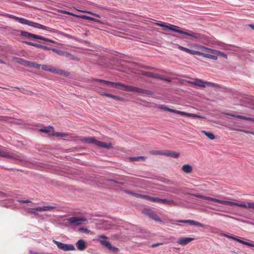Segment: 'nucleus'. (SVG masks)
Returning <instances> with one entry per match:
<instances>
[{
    "label": "nucleus",
    "mask_w": 254,
    "mask_h": 254,
    "mask_svg": "<svg viewBox=\"0 0 254 254\" xmlns=\"http://www.w3.org/2000/svg\"><path fill=\"white\" fill-rule=\"evenodd\" d=\"M189 54H190L191 55H197V56H201L203 57L206 58H211V56H208V54L202 53V52H199V51L192 50H190Z\"/></svg>",
    "instance_id": "nucleus-24"
},
{
    "label": "nucleus",
    "mask_w": 254,
    "mask_h": 254,
    "mask_svg": "<svg viewBox=\"0 0 254 254\" xmlns=\"http://www.w3.org/2000/svg\"><path fill=\"white\" fill-rule=\"evenodd\" d=\"M18 201L21 203H30L31 202V201L28 199L26 200H18Z\"/></svg>",
    "instance_id": "nucleus-53"
},
{
    "label": "nucleus",
    "mask_w": 254,
    "mask_h": 254,
    "mask_svg": "<svg viewBox=\"0 0 254 254\" xmlns=\"http://www.w3.org/2000/svg\"><path fill=\"white\" fill-rule=\"evenodd\" d=\"M34 208H31V209H29V210L28 211V212L29 213H31V214H33L35 215H37L38 214V213L36 212V210H33Z\"/></svg>",
    "instance_id": "nucleus-49"
},
{
    "label": "nucleus",
    "mask_w": 254,
    "mask_h": 254,
    "mask_svg": "<svg viewBox=\"0 0 254 254\" xmlns=\"http://www.w3.org/2000/svg\"><path fill=\"white\" fill-rule=\"evenodd\" d=\"M53 135L56 136H58V137H65L68 135V134L65 133L56 132H54L53 133Z\"/></svg>",
    "instance_id": "nucleus-40"
},
{
    "label": "nucleus",
    "mask_w": 254,
    "mask_h": 254,
    "mask_svg": "<svg viewBox=\"0 0 254 254\" xmlns=\"http://www.w3.org/2000/svg\"><path fill=\"white\" fill-rule=\"evenodd\" d=\"M5 16L8 18L13 19L15 20L18 21V22L22 24L27 25L29 26H30L33 27H35L38 29H41L43 30H47L51 33H57V31L54 29L51 28L49 27H47L45 26H44L43 25H41L40 24L32 22L31 21H30L29 20L23 18L17 17L15 15L9 14H6L5 15Z\"/></svg>",
    "instance_id": "nucleus-1"
},
{
    "label": "nucleus",
    "mask_w": 254,
    "mask_h": 254,
    "mask_svg": "<svg viewBox=\"0 0 254 254\" xmlns=\"http://www.w3.org/2000/svg\"><path fill=\"white\" fill-rule=\"evenodd\" d=\"M188 82L189 84L194 85L195 86H197L200 87H205L206 86L207 81H203L200 79L195 78L194 81H189Z\"/></svg>",
    "instance_id": "nucleus-15"
},
{
    "label": "nucleus",
    "mask_w": 254,
    "mask_h": 254,
    "mask_svg": "<svg viewBox=\"0 0 254 254\" xmlns=\"http://www.w3.org/2000/svg\"><path fill=\"white\" fill-rule=\"evenodd\" d=\"M246 120L254 122V118L246 117Z\"/></svg>",
    "instance_id": "nucleus-62"
},
{
    "label": "nucleus",
    "mask_w": 254,
    "mask_h": 254,
    "mask_svg": "<svg viewBox=\"0 0 254 254\" xmlns=\"http://www.w3.org/2000/svg\"><path fill=\"white\" fill-rule=\"evenodd\" d=\"M56 208L55 206H44L43 207H38L33 209V210H35L37 211H50L52 209H54Z\"/></svg>",
    "instance_id": "nucleus-26"
},
{
    "label": "nucleus",
    "mask_w": 254,
    "mask_h": 254,
    "mask_svg": "<svg viewBox=\"0 0 254 254\" xmlns=\"http://www.w3.org/2000/svg\"><path fill=\"white\" fill-rule=\"evenodd\" d=\"M16 62L21 65H25L26 62L27 60H25L24 59H23L22 58H15Z\"/></svg>",
    "instance_id": "nucleus-39"
},
{
    "label": "nucleus",
    "mask_w": 254,
    "mask_h": 254,
    "mask_svg": "<svg viewBox=\"0 0 254 254\" xmlns=\"http://www.w3.org/2000/svg\"><path fill=\"white\" fill-rule=\"evenodd\" d=\"M174 113H176V114H177L179 115H181L182 116H186V115H187V112L175 110Z\"/></svg>",
    "instance_id": "nucleus-46"
},
{
    "label": "nucleus",
    "mask_w": 254,
    "mask_h": 254,
    "mask_svg": "<svg viewBox=\"0 0 254 254\" xmlns=\"http://www.w3.org/2000/svg\"><path fill=\"white\" fill-rule=\"evenodd\" d=\"M240 243L242 244H243L244 245H246V246H248L250 247H253V248H254V244H252L251 243H250L249 242H245V241H244L243 240H241L239 239V242Z\"/></svg>",
    "instance_id": "nucleus-42"
},
{
    "label": "nucleus",
    "mask_w": 254,
    "mask_h": 254,
    "mask_svg": "<svg viewBox=\"0 0 254 254\" xmlns=\"http://www.w3.org/2000/svg\"><path fill=\"white\" fill-rule=\"evenodd\" d=\"M96 146L104 148L110 149L112 148V144L111 143H106L101 141L98 140L96 141Z\"/></svg>",
    "instance_id": "nucleus-21"
},
{
    "label": "nucleus",
    "mask_w": 254,
    "mask_h": 254,
    "mask_svg": "<svg viewBox=\"0 0 254 254\" xmlns=\"http://www.w3.org/2000/svg\"><path fill=\"white\" fill-rule=\"evenodd\" d=\"M82 142L86 143H93L96 145V141L98 140L95 139V137H87L84 138L81 140Z\"/></svg>",
    "instance_id": "nucleus-27"
},
{
    "label": "nucleus",
    "mask_w": 254,
    "mask_h": 254,
    "mask_svg": "<svg viewBox=\"0 0 254 254\" xmlns=\"http://www.w3.org/2000/svg\"><path fill=\"white\" fill-rule=\"evenodd\" d=\"M201 132L204 134L208 138L211 140L214 139L215 137V135L211 132H207L205 130H202Z\"/></svg>",
    "instance_id": "nucleus-35"
},
{
    "label": "nucleus",
    "mask_w": 254,
    "mask_h": 254,
    "mask_svg": "<svg viewBox=\"0 0 254 254\" xmlns=\"http://www.w3.org/2000/svg\"><path fill=\"white\" fill-rule=\"evenodd\" d=\"M208 56H211V58H208V59L214 60H217L218 56H220L225 58V59H227V56L224 53L213 49L211 50L210 54H208Z\"/></svg>",
    "instance_id": "nucleus-13"
},
{
    "label": "nucleus",
    "mask_w": 254,
    "mask_h": 254,
    "mask_svg": "<svg viewBox=\"0 0 254 254\" xmlns=\"http://www.w3.org/2000/svg\"><path fill=\"white\" fill-rule=\"evenodd\" d=\"M62 13H64V14H66L70 15H73V16H76V17H80V18H82L83 19H86V20H91V21H94V22H97V23H100V24H102L103 23V22L101 20H99L98 19H96V18H95L89 16H87V15L79 16V15H76V14H72V13H70L69 12L66 11H63L62 12Z\"/></svg>",
    "instance_id": "nucleus-12"
},
{
    "label": "nucleus",
    "mask_w": 254,
    "mask_h": 254,
    "mask_svg": "<svg viewBox=\"0 0 254 254\" xmlns=\"http://www.w3.org/2000/svg\"><path fill=\"white\" fill-rule=\"evenodd\" d=\"M126 89V91L136 92L145 95L152 96L154 95L153 92L150 90L130 85H128L127 89Z\"/></svg>",
    "instance_id": "nucleus-5"
},
{
    "label": "nucleus",
    "mask_w": 254,
    "mask_h": 254,
    "mask_svg": "<svg viewBox=\"0 0 254 254\" xmlns=\"http://www.w3.org/2000/svg\"><path fill=\"white\" fill-rule=\"evenodd\" d=\"M42 49H44V50H52L53 48H51L50 47L42 45Z\"/></svg>",
    "instance_id": "nucleus-59"
},
{
    "label": "nucleus",
    "mask_w": 254,
    "mask_h": 254,
    "mask_svg": "<svg viewBox=\"0 0 254 254\" xmlns=\"http://www.w3.org/2000/svg\"><path fill=\"white\" fill-rule=\"evenodd\" d=\"M193 118H204L203 117H202L201 116L195 114H193Z\"/></svg>",
    "instance_id": "nucleus-58"
},
{
    "label": "nucleus",
    "mask_w": 254,
    "mask_h": 254,
    "mask_svg": "<svg viewBox=\"0 0 254 254\" xmlns=\"http://www.w3.org/2000/svg\"><path fill=\"white\" fill-rule=\"evenodd\" d=\"M34 47L42 49V45H40V44H35L34 45Z\"/></svg>",
    "instance_id": "nucleus-61"
},
{
    "label": "nucleus",
    "mask_w": 254,
    "mask_h": 254,
    "mask_svg": "<svg viewBox=\"0 0 254 254\" xmlns=\"http://www.w3.org/2000/svg\"><path fill=\"white\" fill-rule=\"evenodd\" d=\"M238 207L246 209L252 208L254 209V202H248L246 204L245 203H239Z\"/></svg>",
    "instance_id": "nucleus-25"
},
{
    "label": "nucleus",
    "mask_w": 254,
    "mask_h": 254,
    "mask_svg": "<svg viewBox=\"0 0 254 254\" xmlns=\"http://www.w3.org/2000/svg\"><path fill=\"white\" fill-rule=\"evenodd\" d=\"M165 156H169L174 158H177L180 156V153L175 151H169L165 152Z\"/></svg>",
    "instance_id": "nucleus-28"
},
{
    "label": "nucleus",
    "mask_w": 254,
    "mask_h": 254,
    "mask_svg": "<svg viewBox=\"0 0 254 254\" xmlns=\"http://www.w3.org/2000/svg\"><path fill=\"white\" fill-rule=\"evenodd\" d=\"M160 245H161V244L157 243V244H153L151 247H152V248H155V247H157L159 246Z\"/></svg>",
    "instance_id": "nucleus-64"
},
{
    "label": "nucleus",
    "mask_w": 254,
    "mask_h": 254,
    "mask_svg": "<svg viewBox=\"0 0 254 254\" xmlns=\"http://www.w3.org/2000/svg\"><path fill=\"white\" fill-rule=\"evenodd\" d=\"M159 108L161 109V110H163L164 111H168V112L174 113V112H175V110L169 108H168L167 107H166V106H165L164 105H161V106H160L159 107Z\"/></svg>",
    "instance_id": "nucleus-37"
},
{
    "label": "nucleus",
    "mask_w": 254,
    "mask_h": 254,
    "mask_svg": "<svg viewBox=\"0 0 254 254\" xmlns=\"http://www.w3.org/2000/svg\"><path fill=\"white\" fill-rule=\"evenodd\" d=\"M32 63V62H30L29 61H26L24 66H26V67H31Z\"/></svg>",
    "instance_id": "nucleus-54"
},
{
    "label": "nucleus",
    "mask_w": 254,
    "mask_h": 254,
    "mask_svg": "<svg viewBox=\"0 0 254 254\" xmlns=\"http://www.w3.org/2000/svg\"><path fill=\"white\" fill-rule=\"evenodd\" d=\"M75 245L77 247V249L79 251H83L86 248V245L85 243V242L82 240L80 239L78 240L75 244Z\"/></svg>",
    "instance_id": "nucleus-20"
},
{
    "label": "nucleus",
    "mask_w": 254,
    "mask_h": 254,
    "mask_svg": "<svg viewBox=\"0 0 254 254\" xmlns=\"http://www.w3.org/2000/svg\"><path fill=\"white\" fill-rule=\"evenodd\" d=\"M79 231H83L85 233H89L90 231L86 228H80Z\"/></svg>",
    "instance_id": "nucleus-55"
},
{
    "label": "nucleus",
    "mask_w": 254,
    "mask_h": 254,
    "mask_svg": "<svg viewBox=\"0 0 254 254\" xmlns=\"http://www.w3.org/2000/svg\"><path fill=\"white\" fill-rule=\"evenodd\" d=\"M178 48L180 50H181L182 51L185 52L189 54L190 50V49H188L187 48L184 47H183L182 46H180V45L178 46Z\"/></svg>",
    "instance_id": "nucleus-44"
},
{
    "label": "nucleus",
    "mask_w": 254,
    "mask_h": 254,
    "mask_svg": "<svg viewBox=\"0 0 254 254\" xmlns=\"http://www.w3.org/2000/svg\"><path fill=\"white\" fill-rule=\"evenodd\" d=\"M42 69L45 71H47L49 72H51L52 73L64 75L65 76H68L69 75V73L68 72L65 71V70H62L61 69L55 67L51 65H46L43 64L41 66Z\"/></svg>",
    "instance_id": "nucleus-3"
},
{
    "label": "nucleus",
    "mask_w": 254,
    "mask_h": 254,
    "mask_svg": "<svg viewBox=\"0 0 254 254\" xmlns=\"http://www.w3.org/2000/svg\"><path fill=\"white\" fill-rule=\"evenodd\" d=\"M53 242L59 249L64 251H72L75 250L74 246L72 245L64 244L56 240H53Z\"/></svg>",
    "instance_id": "nucleus-6"
},
{
    "label": "nucleus",
    "mask_w": 254,
    "mask_h": 254,
    "mask_svg": "<svg viewBox=\"0 0 254 254\" xmlns=\"http://www.w3.org/2000/svg\"><path fill=\"white\" fill-rule=\"evenodd\" d=\"M150 153L153 155H164L165 152L158 150H152L150 151Z\"/></svg>",
    "instance_id": "nucleus-41"
},
{
    "label": "nucleus",
    "mask_w": 254,
    "mask_h": 254,
    "mask_svg": "<svg viewBox=\"0 0 254 254\" xmlns=\"http://www.w3.org/2000/svg\"><path fill=\"white\" fill-rule=\"evenodd\" d=\"M225 115L234 117L238 119H242V120H246V117L244 116H241V115H235L232 114H229V113H225Z\"/></svg>",
    "instance_id": "nucleus-38"
},
{
    "label": "nucleus",
    "mask_w": 254,
    "mask_h": 254,
    "mask_svg": "<svg viewBox=\"0 0 254 254\" xmlns=\"http://www.w3.org/2000/svg\"><path fill=\"white\" fill-rule=\"evenodd\" d=\"M80 11H81V12H86V13H89V14H92V15H94V16H96L97 17H99V18L100 17V16L99 15L93 13H92L91 12H90V11H82V10H80Z\"/></svg>",
    "instance_id": "nucleus-51"
},
{
    "label": "nucleus",
    "mask_w": 254,
    "mask_h": 254,
    "mask_svg": "<svg viewBox=\"0 0 254 254\" xmlns=\"http://www.w3.org/2000/svg\"><path fill=\"white\" fill-rule=\"evenodd\" d=\"M194 47L198 50L199 52H201L202 53H207L209 54H210L212 50L211 49L198 44L195 45L194 46Z\"/></svg>",
    "instance_id": "nucleus-19"
},
{
    "label": "nucleus",
    "mask_w": 254,
    "mask_h": 254,
    "mask_svg": "<svg viewBox=\"0 0 254 254\" xmlns=\"http://www.w3.org/2000/svg\"><path fill=\"white\" fill-rule=\"evenodd\" d=\"M141 74L143 75L147 76L152 77V78H158V79L165 80L167 81H170L169 79H165V78L161 77L158 74H155V73L150 72L143 71V72H142Z\"/></svg>",
    "instance_id": "nucleus-18"
},
{
    "label": "nucleus",
    "mask_w": 254,
    "mask_h": 254,
    "mask_svg": "<svg viewBox=\"0 0 254 254\" xmlns=\"http://www.w3.org/2000/svg\"><path fill=\"white\" fill-rule=\"evenodd\" d=\"M102 246L107 249L110 252L117 253L119 252V248L113 247L111 243L106 240H98Z\"/></svg>",
    "instance_id": "nucleus-8"
},
{
    "label": "nucleus",
    "mask_w": 254,
    "mask_h": 254,
    "mask_svg": "<svg viewBox=\"0 0 254 254\" xmlns=\"http://www.w3.org/2000/svg\"><path fill=\"white\" fill-rule=\"evenodd\" d=\"M146 211L147 215L150 218L156 221L162 222V221L160 219L155 212L151 209H148L146 210Z\"/></svg>",
    "instance_id": "nucleus-17"
},
{
    "label": "nucleus",
    "mask_w": 254,
    "mask_h": 254,
    "mask_svg": "<svg viewBox=\"0 0 254 254\" xmlns=\"http://www.w3.org/2000/svg\"><path fill=\"white\" fill-rule=\"evenodd\" d=\"M177 222L180 223H188L190 225H195L204 228H208L210 227V226L208 225H205L202 223L194 221L193 220H177Z\"/></svg>",
    "instance_id": "nucleus-11"
},
{
    "label": "nucleus",
    "mask_w": 254,
    "mask_h": 254,
    "mask_svg": "<svg viewBox=\"0 0 254 254\" xmlns=\"http://www.w3.org/2000/svg\"><path fill=\"white\" fill-rule=\"evenodd\" d=\"M222 236H224L225 237H226L227 238H229V239H232V237H233V236H230V235H229L228 234H223L222 235Z\"/></svg>",
    "instance_id": "nucleus-57"
},
{
    "label": "nucleus",
    "mask_w": 254,
    "mask_h": 254,
    "mask_svg": "<svg viewBox=\"0 0 254 254\" xmlns=\"http://www.w3.org/2000/svg\"><path fill=\"white\" fill-rule=\"evenodd\" d=\"M25 44H26L27 45H30V46H33L34 47V45L35 44V43H33L32 42H27V41H26L24 42Z\"/></svg>",
    "instance_id": "nucleus-60"
},
{
    "label": "nucleus",
    "mask_w": 254,
    "mask_h": 254,
    "mask_svg": "<svg viewBox=\"0 0 254 254\" xmlns=\"http://www.w3.org/2000/svg\"><path fill=\"white\" fill-rule=\"evenodd\" d=\"M205 200L211 201H213L214 202H218L219 203H220V204H223V205H230V206L234 205V206H238V204H239L238 202H235L230 201L220 200L219 199L213 198V197H209V196H206V197L205 198Z\"/></svg>",
    "instance_id": "nucleus-7"
},
{
    "label": "nucleus",
    "mask_w": 254,
    "mask_h": 254,
    "mask_svg": "<svg viewBox=\"0 0 254 254\" xmlns=\"http://www.w3.org/2000/svg\"><path fill=\"white\" fill-rule=\"evenodd\" d=\"M145 199L156 203H158L159 201V198L156 197L150 196L147 195H146Z\"/></svg>",
    "instance_id": "nucleus-33"
},
{
    "label": "nucleus",
    "mask_w": 254,
    "mask_h": 254,
    "mask_svg": "<svg viewBox=\"0 0 254 254\" xmlns=\"http://www.w3.org/2000/svg\"><path fill=\"white\" fill-rule=\"evenodd\" d=\"M128 194H130L137 198H142V199H144L145 198V196H146V195H143V194H139V193H135V192H132V191H128Z\"/></svg>",
    "instance_id": "nucleus-34"
},
{
    "label": "nucleus",
    "mask_w": 254,
    "mask_h": 254,
    "mask_svg": "<svg viewBox=\"0 0 254 254\" xmlns=\"http://www.w3.org/2000/svg\"><path fill=\"white\" fill-rule=\"evenodd\" d=\"M67 220L69 224L76 226L80 225L82 223L87 221V219L85 218H79L76 217H72L69 218L67 219Z\"/></svg>",
    "instance_id": "nucleus-9"
},
{
    "label": "nucleus",
    "mask_w": 254,
    "mask_h": 254,
    "mask_svg": "<svg viewBox=\"0 0 254 254\" xmlns=\"http://www.w3.org/2000/svg\"><path fill=\"white\" fill-rule=\"evenodd\" d=\"M182 170L186 173L189 174L192 171V167L189 164L184 165L182 167Z\"/></svg>",
    "instance_id": "nucleus-30"
},
{
    "label": "nucleus",
    "mask_w": 254,
    "mask_h": 254,
    "mask_svg": "<svg viewBox=\"0 0 254 254\" xmlns=\"http://www.w3.org/2000/svg\"><path fill=\"white\" fill-rule=\"evenodd\" d=\"M155 25L161 27L165 29L171 30L177 33H178L180 27L179 26L168 24H165L164 23H155Z\"/></svg>",
    "instance_id": "nucleus-10"
},
{
    "label": "nucleus",
    "mask_w": 254,
    "mask_h": 254,
    "mask_svg": "<svg viewBox=\"0 0 254 254\" xmlns=\"http://www.w3.org/2000/svg\"><path fill=\"white\" fill-rule=\"evenodd\" d=\"M194 240V239L192 238L181 237L178 239L177 243L181 245L185 246Z\"/></svg>",
    "instance_id": "nucleus-16"
},
{
    "label": "nucleus",
    "mask_w": 254,
    "mask_h": 254,
    "mask_svg": "<svg viewBox=\"0 0 254 254\" xmlns=\"http://www.w3.org/2000/svg\"><path fill=\"white\" fill-rule=\"evenodd\" d=\"M41 65L35 62H32L31 67H34L36 69H39L41 67Z\"/></svg>",
    "instance_id": "nucleus-45"
},
{
    "label": "nucleus",
    "mask_w": 254,
    "mask_h": 254,
    "mask_svg": "<svg viewBox=\"0 0 254 254\" xmlns=\"http://www.w3.org/2000/svg\"><path fill=\"white\" fill-rule=\"evenodd\" d=\"M20 34L21 36L26 37L29 39H36L37 37V35L33 34L24 31H21L20 32Z\"/></svg>",
    "instance_id": "nucleus-22"
},
{
    "label": "nucleus",
    "mask_w": 254,
    "mask_h": 254,
    "mask_svg": "<svg viewBox=\"0 0 254 254\" xmlns=\"http://www.w3.org/2000/svg\"><path fill=\"white\" fill-rule=\"evenodd\" d=\"M158 203L166 204L169 206L176 205V202L173 200H169L167 199H161L159 198Z\"/></svg>",
    "instance_id": "nucleus-23"
},
{
    "label": "nucleus",
    "mask_w": 254,
    "mask_h": 254,
    "mask_svg": "<svg viewBox=\"0 0 254 254\" xmlns=\"http://www.w3.org/2000/svg\"><path fill=\"white\" fill-rule=\"evenodd\" d=\"M106 84L110 85L112 87L117 88L118 89L126 91V89L127 88V85L123 84L120 82H114L111 81H107V82H106Z\"/></svg>",
    "instance_id": "nucleus-14"
},
{
    "label": "nucleus",
    "mask_w": 254,
    "mask_h": 254,
    "mask_svg": "<svg viewBox=\"0 0 254 254\" xmlns=\"http://www.w3.org/2000/svg\"><path fill=\"white\" fill-rule=\"evenodd\" d=\"M36 39L42 40H43L46 42H48V40H49V39L45 38L44 37H42V36L38 35H37V37Z\"/></svg>",
    "instance_id": "nucleus-47"
},
{
    "label": "nucleus",
    "mask_w": 254,
    "mask_h": 254,
    "mask_svg": "<svg viewBox=\"0 0 254 254\" xmlns=\"http://www.w3.org/2000/svg\"><path fill=\"white\" fill-rule=\"evenodd\" d=\"M0 156L7 158H12L14 159L22 161L23 160L22 156L19 153H12L10 154L6 151L4 148L0 146Z\"/></svg>",
    "instance_id": "nucleus-4"
},
{
    "label": "nucleus",
    "mask_w": 254,
    "mask_h": 254,
    "mask_svg": "<svg viewBox=\"0 0 254 254\" xmlns=\"http://www.w3.org/2000/svg\"><path fill=\"white\" fill-rule=\"evenodd\" d=\"M193 114H194L187 113L186 116L189 117H193Z\"/></svg>",
    "instance_id": "nucleus-63"
},
{
    "label": "nucleus",
    "mask_w": 254,
    "mask_h": 254,
    "mask_svg": "<svg viewBox=\"0 0 254 254\" xmlns=\"http://www.w3.org/2000/svg\"><path fill=\"white\" fill-rule=\"evenodd\" d=\"M106 96L107 97H110V98H112L115 100H119V101H125V99L123 98V97H120V96H116V95H112V94H109L108 95H106Z\"/></svg>",
    "instance_id": "nucleus-36"
},
{
    "label": "nucleus",
    "mask_w": 254,
    "mask_h": 254,
    "mask_svg": "<svg viewBox=\"0 0 254 254\" xmlns=\"http://www.w3.org/2000/svg\"><path fill=\"white\" fill-rule=\"evenodd\" d=\"M52 51L56 53L58 55L61 56H64L66 57H68L70 55L68 53H67L66 52L58 50L55 48L52 49Z\"/></svg>",
    "instance_id": "nucleus-29"
},
{
    "label": "nucleus",
    "mask_w": 254,
    "mask_h": 254,
    "mask_svg": "<svg viewBox=\"0 0 254 254\" xmlns=\"http://www.w3.org/2000/svg\"><path fill=\"white\" fill-rule=\"evenodd\" d=\"M178 33L190 36L192 38L193 40L197 42H203L205 39L204 35L188 29H181L180 28Z\"/></svg>",
    "instance_id": "nucleus-2"
},
{
    "label": "nucleus",
    "mask_w": 254,
    "mask_h": 254,
    "mask_svg": "<svg viewBox=\"0 0 254 254\" xmlns=\"http://www.w3.org/2000/svg\"><path fill=\"white\" fill-rule=\"evenodd\" d=\"M146 159V157L145 156H137V157H132L129 158V160L131 162L133 161H145Z\"/></svg>",
    "instance_id": "nucleus-31"
},
{
    "label": "nucleus",
    "mask_w": 254,
    "mask_h": 254,
    "mask_svg": "<svg viewBox=\"0 0 254 254\" xmlns=\"http://www.w3.org/2000/svg\"><path fill=\"white\" fill-rule=\"evenodd\" d=\"M93 80L96 81H97L99 82H101V83H103L105 84H106V82H107V80H103V79H96V78L93 79Z\"/></svg>",
    "instance_id": "nucleus-50"
},
{
    "label": "nucleus",
    "mask_w": 254,
    "mask_h": 254,
    "mask_svg": "<svg viewBox=\"0 0 254 254\" xmlns=\"http://www.w3.org/2000/svg\"><path fill=\"white\" fill-rule=\"evenodd\" d=\"M194 196L195 197L201 198V199H204V200H205V198L206 197V196L202 195L200 194H194Z\"/></svg>",
    "instance_id": "nucleus-48"
},
{
    "label": "nucleus",
    "mask_w": 254,
    "mask_h": 254,
    "mask_svg": "<svg viewBox=\"0 0 254 254\" xmlns=\"http://www.w3.org/2000/svg\"><path fill=\"white\" fill-rule=\"evenodd\" d=\"M206 86H210V87H214V88H218L220 87L219 85L217 84L212 83V82H207V81L206 83Z\"/></svg>",
    "instance_id": "nucleus-43"
},
{
    "label": "nucleus",
    "mask_w": 254,
    "mask_h": 254,
    "mask_svg": "<svg viewBox=\"0 0 254 254\" xmlns=\"http://www.w3.org/2000/svg\"><path fill=\"white\" fill-rule=\"evenodd\" d=\"M98 238H102L104 239H108V238L104 235H99L97 236Z\"/></svg>",
    "instance_id": "nucleus-56"
},
{
    "label": "nucleus",
    "mask_w": 254,
    "mask_h": 254,
    "mask_svg": "<svg viewBox=\"0 0 254 254\" xmlns=\"http://www.w3.org/2000/svg\"><path fill=\"white\" fill-rule=\"evenodd\" d=\"M39 130L41 132L48 133L49 132L54 130V128L52 126H48L42 128L40 129Z\"/></svg>",
    "instance_id": "nucleus-32"
},
{
    "label": "nucleus",
    "mask_w": 254,
    "mask_h": 254,
    "mask_svg": "<svg viewBox=\"0 0 254 254\" xmlns=\"http://www.w3.org/2000/svg\"><path fill=\"white\" fill-rule=\"evenodd\" d=\"M231 129L233 130L245 132V133H249V131L245 130H244V129H236V128H231Z\"/></svg>",
    "instance_id": "nucleus-52"
}]
</instances>
